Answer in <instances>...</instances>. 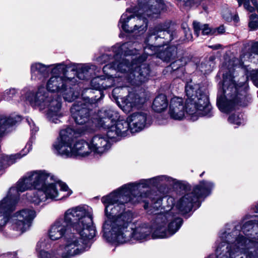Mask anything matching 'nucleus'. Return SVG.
I'll return each mask as SVG.
<instances>
[{"label": "nucleus", "mask_w": 258, "mask_h": 258, "mask_svg": "<svg viewBox=\"0 0 258 258\" xmlns=\"http://www.w3.org/2000/svg\"><path fill=\"white\" fill-rule=\"evenodd\" d=\"M244 7L249 12H254L258 8L257 0H244Z\"/></svg>", "instance_id": "38"}, {"label": "nucleus", "mask_w": 258, "mask_h": 258, "mask_svg": "<svg viewBox=\"0 0 258 258\" xmlns=\"http://www.w3.org/2000/svg\"><path fill=\"white\" fill-rule=\"evenodd\" d=\"M48 177L45 171H34L28 173L23 178L18 181L16 187L10 188L7 196L4 199H6V202L8 205L12 206L13 211L19 200L20 192H22L32 188H41Z\"/></svg>", "instance_id": "14"}, {"label": "nucleus", "mask_w": 258, "mask_h": 258, "mask_svg": "<svg viewBox=\"0 0 258 258\" xmlns=\"http://www.w3.org/2000/svg\"><path fill=\"white\" fill-rule=\"evenodd\" d=\"M153 186L151 178L142 179L139 182L124 184L116 191L102 197V202L105 205V212L108 214L109 210L111 214H115L114 209L124 210V204L128 202L135 204L140 202L143 199L149 196L147 193L140 194L141 188Z\"/></svg>", "instance_id": "7"}, {"label": "nucleus", "mask_w": 258, "mask_h": 258, "mask_svg": "<svg viewBox=\"0 0 258 258\" xmlns=\"http://www.w3.org/2000/svg\"><path fill=\"white\" fill-rule=\"evenodd\" d=\"M18 96V91L15 88H10L5 91L3 94L4 99L10 101L15 99Z\"/></svg>", "instance_id": "37"}, {"label": "nucleus", "mask_w": 258, "mask_h": 258, "mask_svg": "<svg viewBox=\"0 0 258 258\" xmlns=\"http://www.w3.org/2000/svg\"><path fill=\"white\" fill-rule=\"evenodd\" d=\"M193 27L195 34L197 36L199 35L200 32L202 31L203 35H209L211 34H214V30L209 27L208 24L202 25L197 22H193ZM214 31H215L214 30Z\"/></svg>", "instance_id": "32"}, {"label": "nucleus", "mask_w": 258, "mask_h": 258, "mask_svg": "<svg viewBox=\"0 0 258 258\" xmlns=\"http://www.w3.org/2000/svg\"><path fill=\"white\" fill-rule=\"evenodd\" d=\"M117 90H118L117 88H116V89H114L113 90V91H112L113 93H115L117 91Z\"/></svg>", "instance_id": "51"}, {"label": "nucleus", "mask_w": 258, "mask_h": 258, "mask_svg": "<svg viewBox=\"0 0 258 258\" xmlns=\"http://www.w3.org/2000/svg\"><path fill=\"white\" fill-rule=\"evenodd\" d=\"M35 216V211L30 209H23L17 212L13 220V229L19 235L22 234L29 229Z\"/></svg>", "instance_id": "20"}, {"label": "nucleus", "mask_w": 258, "mask_h": 258, "mask_svg": "<svg viewBox=\"0 0 258 258\" xmlns=\"http://www.w3.org/2000/svg\"><path fill=\"white\" fill-rule=\"evenodd\" d=\"M32 130H34L35 132H36L38 131V128L37 127L33 128V129H31Z\"/></svg>", "instance_id": "50"}, {"label": "nucleus", "mask_w": 258, "mask_h": 258, "mask_svg": "<svg viewBox=\"0 0 258 258\" xmlns=\"http://www.w3.org/2000/svg\"><path fill=\"white\" fill-rule=\"evenodd\" d=\"M162 0L146 1L144 7V13L143 16L131 15L127 16L123 14L120 19L118 26L125 32L128 33H144L147 29L148 21L145 17H155L159 13V5Z\"/></svg>", "instance_id": "11"}, {"label": "nucleus", "mask_w": 258, "mask_h": 258, "mask_svg": "<svg viewBox=\"0 0 258 258\" xmlns=\"http://www.w3.org/2000/svg\"><path fill=\"white\" fill-rule=\"evenodd\" d=\"M257 217H258V216H257Z\"/></svg>", "instance_id": "55"}, {"label": "nucleus", "mask_w": 258, "mask_h": 258, "mask_svg": "<svg viewBox=\"0 0 258 258\" xmlns=\"http://www.w3.org/2000/svg\"><path fill=\"white\" fill-rule=\"evenodd\" d=\"M153 186H158L162 183H166L170 185H173L177 183V180L172 177L166 176L161 175L151 178Z\"/></svg>", "instance_id": "31"}, {"label": "nucleus", "mask_w": 258, "mask_h": 258, "mask_svg": "<svg viewBox=\"0 0 258 258\" xmlns=\"http://www.w3.org/2000/svg\"><path fill=\"white\" fill-rule=\"evenodd\" d=\"M119 209H114L115 214H111L109 210L105 213L107 218L102 226L103 236L108 242L123 244L129 241L132 238L138 240L146 239L151 232L153 238H160L153 236V222L151 227L146 223L138 224L135 228L129 227L131 221L130 213L124 212L117 214Z\"/></svg>", "instance_id": "4"}, {"label": "nucleus", "mask_w": 258, "mask_h": 258, "mask_svg": "<svg viewBox=\"0 0 258 258\" xmlns=\"http://www.w3.org/2000/svg\"><path fill=\"white\" fill-rule=\"evenodd\" d=\"M26 154H23V155H21V154H16L15 155H12L10 156H5L3 157L2 162L0 163V170L3 167H7L11 164H13L15 162L17 159H20L23 156Z\"/></svg>", "instance_id": "34"}, {"label": "nucleus", "mask_w": 258, "mask_h": 258, "mask_svg": "<svg viewBox=\"0 0 258 258\" xmlns=\"http://www.w3.org/2000/svg\"><path fill=\"white\" fill-rule=\"evenodd\" d=\"M185 61L183 62L182 59H178L172 62L168 67L173 71H176L185 64Z\"/></svg>", "instance_id": "42"}, {"label": "nucleus", "mask_w": 258, "mask_h": 258, "mask_svg": "<svg viewBox=\"0 0 258 258\" xmlns=\"http://www.w3.org/2000/svg\"><path fill=\"white\" fill-rule=\"evenodd\" d=\"M231 74L223 75L222 85L223 96L218 95L217 105L219 110L224 113H228L236 108L237 106H245L250 101L247 93L246 83H236Z\"/></svg>", "instance_id": "8"}, {"label": "nucleus", "mask_w": 258, "mask_h": 258, "mask_svg": "<svg viewBox=\"0 0 258 258\" xmlns=\"http://www.w3.org/2000/svg\"><path fill=\"white\" fill-rule=\"evenodd\" d=\"M91 152L102 154L107 151L110 147L108 140L101 135L94 136L89 143Z\"/></svg>", "instance_id": "25"}, {"label": "nucleus", "mask_w": 258, "mask_h": 258, "mask_svg": "<svg viewBox=\"0 0 258 258\" xmlns=\"http://www.w3.org/2000/svg\"><path fill=\"white\" fill-rule=\"evenodd\" d=\"M92 209L86 206H76L67 210L62 216L56 219L50 226L48 236L52 240L71 235L77 238L93 239L96 235Z\"/></svg>", "instance_id": "2"}, {"label": "nucleus", "mask_w": 258, "mask_h": 258, "mask_svg": "<svg viewBox=\"0 0 258 258\" xmlns=\"http://www.w3.org/2000/svg\"><path fill=\"white\" fill-rule=\"evenodd\" d=\"M176 35V32H171L167 30L166 26L158 25L154 28L149 29L148 36L146 40L147 45L145 47V53L139 57H135L137 63L136 70L139 71L143 64H145L149 70V66L144 63L147 58V55L156 54V57L160 58L164 61L169 62L175 59L177 56V48L172 45L165 49L161 48L162 45H165L173 40ZM150 77V74L147 80Z\"/></svg>", "instance_id": "5"}, {"label": "nucleus", "mask_w": 258, "mask_h": 258, "mask_svg": "<svg viewBox=\"0 0 258 258\" xmlns=\"http://www.w3.org/2000/svg\"><path fill=\"white\" fill-rule=\"evenodd\" d=\"M146 100V94L144 91L130 93L124 100L121 109L124 112L129 113L134 109L141 108Z\"/></svg>", "instance_id": "21"}, {"label": "nucleus", "mask_w": 258, "mask_h": 258, "mask_svg": "<svg viewBox=\"0 0 258 258\" xmlns=\"http://www.w3.org/2000/svg\"><path fill=\"white\" fill-rule=\"evenodd\" d=\"M168 105L167 97L165 95L160 94L157 96L154 100L152 108L158 112H162L165 110Z\"/></svg>", "instance_id": "30"}, {"label": "nucleus", "mask_w": 258, "mask_h": 258, "mask_svg": "<svg viewBox=\"0 0 258 258\" xmlns=\"http://www.w3.org/2000/svg\"><path fill=\"white\" fill-rule=\"evenodd\" d=\"M147 119V114L143 112H136L130 115L126 120L130 123L131 132L136 133L142 131L146 126Z\"/></svg>", "instance_id": "23"}, {"label": "nucleus", "mask_w": 258, "mask_h": 258, "mask_svg": "<svg viewBox=\"0 0 258 258\" xmlns=\"http://www.w3.org/2000/svg\"><path fill=\"white\" fill-rule=\"evenodd\" d=\"M28 146H29V149H27V152H26V154L29 151V149L30 148L31 146V144L30 143H28L26 145V147Z\"/></svg>", "instance_id": "48"}, {"label": "nucleus", "mask_w": 258, "mask_h": 258, "mask_svg": "<svg viewBox=\"0 0 258 258\" xmlns=\"http://www.w3.org/2000/svg\"><path fill=\"white\" fill-rule=\"evenodd\" d=\"M252 51L255 52L258 56V42L255 43L252 46Z\"/></svg>", "instance_id": "45"}, {"label": "nucleus", "mask_w": 258, "mask_h": 258, "mask_svg": "<svg viewBox=\"0 0 258 258\" xmlns=\"http://www.w3.org/2000/svg\"><path fill=\"white\" fill-rule=\"evenodd\" d=\"M184 32L185 34V39L187 41L191 40L192 39V35L188 28H184Z\"/></svg>", "instance_id": "43"}, {"label": "nucleus", "mask_w": 258, "mask_h": 258, "mask_svg": "<svg viewBox=\"0 0 258 258\" xmlns=\"http://www.w3.org/2000/svg\"><path fill=\"white\" fill-rule=\"evenodd\" d=\"M61 198H63V197H61V198H58V197L57 198H56V200L60 199H61Z\"/></svg>", "instance_id": "52"}, {"label": "nucleus", "mask_w": 258, "mask_h": 258, "mask_svg": "<svg viewBox=\"0 0 258 258\" xmlns=\"http://www.w3.org/2000/svg\"><path fill=\"white\" fill-rule=\"evenodd\" d=\"M91 239L77 238L68 234L63 243L56 244L53 247L52 258H71L80 254L90 247Z\"/></svg>", "instance_id": "17"}, {"label": "nucleus", "mask_w": 258, "mask_h": 258, "mask_svg": "<svg viewBox=\"0 0 258 258\" xmlns=\"http://www.w3.org/2000/svg\"><path fill=\"white\" fill-rule=\"evenodd\" d=\"M136 43L127 42L122 44L117 43L112 47L114 53L113 57L109 55L103 54L96 58L97 62L100 64L109 62L103 68V72L105 75L111 74L115 71L118 74L115 78H120L126 80L132 85H139L147 81L149 70L145 64L139 71L136 70L137 63L135 57L132 59V62L124 58V56L135 55L137 54Z\"/></svg>", "instance_id": "1"}, {"label": "nucleus", "mask_w": 258, "mask_h": 258, "mask_svg": "<svg viewBox=\"0 0 258 258\" xmlns=\"http://www.w3.org/2000/svg\"><path fill=\"white\" fill-rule=\"evenodd\" d=\"M101 82L102 76L95 77L91 81L90 84L92 89L98 90V93L100 96L98 98H97V96L96 95L95 97H92L91 98H89V100H90V103L91 104L97 103L104 96L103 93L102 91H101Z\"/></svg>", "instance_id": "29"}, {"label": "nucleus", "mask_w": 258, "mask_h": 258, "mask_svg": "<svg viewBox=\"0 0 258 258\" xmlns=\"http://www.w3.org/2000/svg\"><path fill=\"white\" fill-rule=\"evenodd\" d=\"M98 116L100 118L99 124L106 129L108 138L120 140L131 132L130 123L126 119H119L113 122V120L118 117V114L111 108L102 109L99 111Z\"/></svg>", "instance_id": "13"}, {"label": "nucleus", "mask_w": 258, "mask_h": 258, "mask_svg": "<svg viewBox=\"0 0 258 258\" xmlns=\"http://www.w3.org/2000/svg\"><path fill=\"white\" fill-rule=\"evenodd\" d=\"M204 174V172L202 173L201 175H200V176H202L203 175V174Z\"/></svg>", "instance_id": "54"}, {"label": "nucleus", "mask_w": 258, "mask_h": 258, "mask_svg": "<svg viewBox=\"0 0 258 258\" xmlns=\"http://www.w3.org/2000/svg\"><path fill=\"white\" fill-rule=\"evenodd\" d=\"M215 57L214 56H211L208 59L205 60L202 62L200 66H199V69L201 71L205 73L211 72L215 66L214 60Z\"/></svg>", "instance_id": "33"}, {"label": "nucleus", "mask_w": 258, "mask_h": 258, "mask_svg": "<svg viewBox=\"0 0 258 258\" xmlns=\"http://www.w3.org/2000/svg\"><path fill=\"white\" fill-rule=\"evenodd\" d=\"M51 68V73L54 75L62 74L64 79L67 78H72L67 74L69 70L75 73L76 79L80 80H85L88 79L93 74H95L96 71L99 72L97 67L91 63L86 64H76L69 63L67 64L63 62L61 63H56L50 65Z\"/></svg>", "instance_id": "18"}, {"label": "nucleus", "mask_w": 258, "mask_h": 258, "mask_svg": "<svg viewBox=\"0 0 258 258\" xmlns=\"http://www.w3.org/2000/svg\"><path fill=\"white\" fill-rule=\"evenodd\" d=\"M238 3L239 6H241V5L244 2V0H236Z\"/></svg>", "instance_id": "47"}, {"label": "nucleus", "mask_w": 258, "mask_h": 258, "mask_svg": "<svg viewBox=\"0 0 258 258\" xmlns=\"http://www.w3.org/2000/svg\"><path fill=\"white\" fill-rule=\"evenodd\" d=\"M246 78H250L253 84L258 88V70L247 72Z\"/></svg>", "instance_id": "40"}, {"label": "nucleus", "mask_w": 258, "mask_h": 258, "mask_svg": "<svg viewBox=\"0 0 258 258\" xmlns=\"http://www.w3.org/2000/svg\"><path fill=\"white\" fill-rule=\"evenodd\" d=\"M75 132L70 127L60 131L59 136L53 147L57 154L64 157H85L91 152L89 144L84 140L73 144Z\"/></svg>", "instance_id": "9"}, {"label": "nucleus", "mask_w": 258, "mask_h": 258, "mask_svg": "<svg viewBox=\"0 0 258 258\" xmlns=\"http://www.w3.org/2000/svg\"><path fill=\"white\" fill-rule=\"evenodd\" d=\"M213 30L215 31H214V33L217 32V34H222L224 32L225 29L223 26H221L219 27L218 28H217L216 29H213Z\"/></svg>", "instance_id": "44"}, {"label": "nucleus", "mask_w": 258, "mask_h": 258, "mask_svg": "<svg viewBox=\"0 0 258 258\" xmlns=\"http://www.w3.org/2000/svg\"><path fill=\"white\" fill-rule=\"evenodd\" d=\"M43 245V242H39L36 246V250L38 252V256L39 258H52V254L51 251L49 252L44 250H39V249Z\"/></svg>", "instance_id": "39"}, {"label": "nucleus", "mask_w": 258, "mask_h": 258, "mask_svg": "<svg viewBox=\"0 0 258 258\" xmlns=\"http://www.w3.org/2000/svg\"><path fill=\"white\" fill-rule=\"evenodd\" d=\"M185 91L186 99V112L195 121L199 116L212 115V107L208 96L200 89L199 85L187 83Z\"/></svg>", "instance_id": "10"}, {"label": "nucleus", "mask_w": 258, "mask_h": 258, "mask_svg": "<svg viewBox=\"0 0 258 258\" xmlns=\"http://www.w3.org/2000/svg\"><path fill=\"white\" fill-rule=\"evenodd\" d=\"M228 121L232 124L239 125L244 123L243 115L241 113H234L229 117Z\"/></svg>", "instance_id": "36"}, {"label": "nucleus", "mask_w": 258, "mask_h": 258, "mask_svg": "<svg viewBox=\"0 0 258 258\" xmlns=\"http://www.w3.org/2000/svg\"><path fill=\"white\" fill-rule=\"evenodd\" d=\"M186 108V102H184L182 98L173 97L169 103V114L171 118L180 120L184 118Z\"/></svg>", "instance_id": "22"}, {"label": "nucleus", "mask_w": 258, "mask_h": 258, "mask_svg": "<svg viewBox=\"0 0 258 258\" xmlns=\"http://www.w3.org/2000/svg\"><path fill=\"white\" fill-rule=\"evenodd\" d=\"M210 47L214 49H218L221 47V45L220 44H217L215 45L210 46Z\"/></svg>", "instance_id": "46"}, {"label": "nucleus", "mask_w": 258, "mask_h": 258, "mask_svg": "<svg viewBox=\"0 0 258 258\" xmlns=\"http://www.w3.org/2000/svg\"><path fill=\"white\" fill-rule=\"evenodd\" d=\"M50 65L46 66L41 63H35L32 64L31 70L32 77L41 79L47 76L50 71Z\"/></svg>", "instance_id": "28"}, {"label": "nucleus", "mask_w": 258, "mask_h": 258, "mask_svg": "<svg viewBox=\"0 0 258 258\" xmlns=\"http://www.w3.org/2000/svg\"><path fill=\"white\" fill-rule=\"evenodd\" d=\"M48 178L45 180L43 186L33 194L27 193L28 200L35 205H39L45 202L46 200H55L59 196L57 187H59L62 191H68L66 197H69L72 194L68 185L60 181L53 179V177L47 172Z\"/></svg>", "instance_id": "15"}, {"label": "nucleus", "mask_w": 258, "mask_h": 258, "mask_svg": "<svg viewBox=\"0 0 258 258\" xmlns=\"http://www.w3.org/2000/svg\"><path fill=\"white\" fill-rule=\"evenodd\" d=\"M241 232L245 237L237 230L223 233L219 237L216 256L207 258H258V222L255 225L252 221L246 222Z\"/></svg>", "instance_id": "3"}, {"label": "nucleus", "mask_w": 258, "mask_h": 258, "mask_svg": "<svg viewBox=\"0 0 258 258\" xmlns=\"http://www.w3.org/2000/svg\"><path fill=\"white\" fill-rule=\"evenodd\" d=\"M6 199L0 201V230L6 225L10 219L11 213L13 212L12 206L8 205Z\"/></svg>", "instance_id": "26"}, {"label": "nucleus", "mask_w": 258, "mask_h": 258, "mask_svg": "<svg viewBox=\"0 0 258 258\" xmlns=\"http://www.w3.org/2000/svg\"><path fill=\"white\" fill-rule=\"evenodd\" d=\"M245 55H244V56L243 57H241V59H242V58H243V57H244Z\"/></svg>", "instance_id": "53"}, {"label": "nucleus", "mask_w": 258, "mask_h": 258, "mask_svg": "<svg viewBox=\"0 0 258 258\" xmlns=\"http://www.w3.org/2000/svg\"><path fill=\"white\" fill-rule=\"evenodd\" d=\"M27 99L33 107H38L40 110L47 108V117L52 122L58 123L59 118L63 115L60 98H54L44 87L39 88L35 94H30Z\"/></svg>", "instance_id": "12"}, {"label": "nucleus", "mask_w": 258, "mask_h": 258, "mask_svg": "<svg viewBox=\"0 0 258 258\" xmlns=\"http://www.w3.org/2000/svg\"><path fill=\"white\" fill-rule=\"evenodd\" d=\"M143 201V200H142ZM162 199H153L151 205L144 201V207L149 214H154L155 217L153 221V236L154 237L167 238L175 234L180 228L182 223V220L176 215H174V208L173 205L174 199L168 197L167 203L170 204L168 206L165 211H158L162 209Z\"/></svg>", "instance_id": "6"}, {"label": "nucleus", "mask_w": 258, "mask_h": 258, "mask_svg": "<svg viewBox=\"0 0 258 258\" xmlns=\"http://www.w3.org/2000/svg\"><path fill=\"white\" fill-rule=\"evenodd\" d=\"M71 112L74 119L78 124H84L89 120V110L85 104H74L71 108Z\"/></svg>", "instance_id": "24"}, {"label": "nucleus", "mask_w": 258, "mask_h": 258, "mask_svg": "<svg viewBox=\"0 0 258 258\" xmlns=\"http://www.w3.org/2000/svg\"><path fill=\"white\" fill-rule=\"evenodd\" d=\"M113 72H112L111 74L106 75L107 76H110L109 77H104L102 76L101 91L106 89L109 87H112L115 84V79L112 77Z\"/></svg>", "instance_id": "35"}, {"label": "nucleus", "mask_w": 258, "mask_h": 258, "mask_svg": "<svg viewBox=\"0 0 258 258\" xmlns=\"http://www.w3.org/2000/svg\"><path fill=\"white\" fill-rule=\"evenodd\" d=\"M214 187V184L210 181L203 180L195 186L191 192L185 194L177 202L175 208L179 212L185 214L190 211L192 208L200 206V199L208 196Z\"/></svg>", "instance_id": "16"}, {"label": "nucleus", "mask_w": 258, "mask_h": 258, "mask_svg": "<svg viewBox=\"0 0 258 258\" xmlns=\"http://www.w3.org/2000/svg\"><path fill=\"white\" fill-rule=\"evenodd\" d=\"M77 82L75 77L63 78L59 76H52L47 81L46 88L51 92H57L63 96L65 100L71 102L73 99V93L71 85Z\"/></svg>", "instance_id": "19"}, {"label": "nucleus", "mask_w": 258, "mask_h": 258, "mask_svg": "<svg viewBox=\"0 0 258 258\" xmlns=\"http://www.w3.org/2000/svg\"><path fill=\"white\" fill-rule=\"evenodd\" d=\"M27 122L28 123V124H29V125L30 126V127L32 128V125L31 124V122H30V121L28 119H27Z\"/></svg>", "instance_id": "49"}, {"label": "nucleus", "mask_w": 258, "mask_h": 258, "mask_svg": "<svg viewBox=\"0 0 258 258\" xmlns=\"http://www.w3.org/2000/svg\"><path fill=\"white\" fill-rule=\"evenodd\" d=\"M249 27L251 30L258 28V16L256 14H252L249 16Z\"/></svg>", "instance_id": "41"}, {"label": "nucleus", "mask_w": 258, "mask_h": 258, "mask_svg": "<svg viewBox=\"0 0 258 258\" xmlns=\"http://www.w3.org/2000/svg\"><path fill=\"white\" fill-rule=\"evenodd\" d=\"M21 117L18 115L0 117V137L3 136L7 129L20 121Z\"/></svg>", "instance_id": "27"}]
</instances>
